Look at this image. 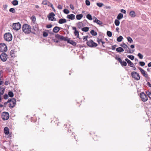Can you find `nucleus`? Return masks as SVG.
Here are the masks:
<instances>
[{"label":"nucleus","instance_id":"obj_1","mask_svg":"<svg viewBox=\"0 0 151 151\" xmlns=\"http://www.w3.org/2000/svg\"><path fill=\"white\" fill-rule=\"evenodd\" d=\"M23 32L26 34L29 33L31 31V26L27 24H24L22 27Z\"/></svg>","mask_w":151,"mask_h":151},{"label":"nucleus","instance_id":"obj_2","mask_svg":"<svg viewBox=\"0 0 151 151\" xmlns=\"http://www.w3.org/2000/svg\"><path fill=\"white\" fill-rule=\"evenodd\" d=\"M4 40L7 41H10L12 40V34L10 33H6L4 35Z\"/></svg>","mask_w":151,"mask_h":151},{"label":"nucleus","instance_id":"obj_3","mask_svg":"<svg viewBox=\"0 0 151 151\" xmlns=\"http://www.w3.org/2000/svg\"><path fill=\"white\" fill-rule=\"evenodd\" d=\"M131 75L132 78L138 81L140 79V77L139 75L136 72H132L131 73Z\"/></svg>","mask_w":151,"mask_h":151},{"label":"nucleus","instance_id":"obj_4","mask_svg":"<svg viewBox=\"0 0 151 151\" xmlns=\"http://www.w3.org/2000/svg\"><path fill=\"white\" fill-rule=\"evenodd\" d=\"M7 47L6 45L4 43H1L0 44V51L1 52H5L7 50Z\"/></svg>","mask_w":151,"mask_h":151},{"label":"nucleus","instance_id":"obj_5","mask_svg":"<svg viewBox=\"0 0 151 151\" xmlns=\"http://www.w3.org/2000/svg\"><path fill=\"white\" fill-rule=\"evenodd\" d=\"M86 43L89 47H96L97 46V44L92 40L88 41Z\"/></svg>","mask_w":151,"mask_h":151},{"label":"nucleus","instance_id":"obj_6","mask_svg":"<svg viewBox=\"0 0 151 151\" xmlns=\"http://www.w3.org/2000/svg\"><path fill=\"white\" fill-rule=\"evenodd\" d=\"M12 27L14 30H18L21 28V25L19 22L13 23L12 25Z\"/></svg>","mask_w":151,"mask_h":151},{"label":"nucleus","instance_id":"obj_7","mask_svg":"<svg viewBox=\"0 0 151 151\" xmlns=\"http://www.w3.org/2000/svg\"><path fill=\"white\" fill-rule=\"evenodd\" d=\"M1 118L3 120H7L9 118V114L8 112H3L1 115Z\"/></svg>","mask_w":151,"mask_h":151},{"label":"nucleus","instance_id":"obj_8","mask_svg":"<svg viewBox=\"0 0 151 151\" xmlns=\"http://www.w3.org/2000/svg\"><path fill=\"white\" fill-rule=\"evenodd\" d=\"M140 95L142 101L143 102L146 101L147 100L148 98L147 96L144 92L141 93Z\"/></svg>","mask_w":151,"mask_h":151},{"label":"nucleus","instance_id":"obj_9","mask_svg":"<svg viewBox=\"0 0 151 151\" xmlns=\"http://www.w3.org/2000/svg\"><path fill=\"white\" fill-rule=\"evenodd\" d=\"M115 59L117 60L121 63L122 66H126L127 65L126 62L124 61H122V60L119 57H115Z\"/></svg>","mask_w":151,"mask_h":151},{"label":"nucleus","instance_id":"obj_10","mask_svg":"<svg viewBox=\"0 0 151 151\" xmlns=\"http://www.w3.org/2000/svg\"><path fill=\"white\" fill-rule=\"evenodd\" d=\"M16 104V100L14 98H13L12 99V101L9 104V106L10 108H12L15 106Z\"/></svg>","mask_w":151,"mask_h":151},{"label":"nucleus","instance_id":"obj_11","mask_svg":"<svg viewBox=\"0 0 151 151\" xmlns=\"http://www.w3.org/2000/svg\"><path fill=\"white\" fill-rule=\"evenodd\" d=\"M125 60L127 62V63H128V65L132 67H134V64L132 63L130 60L129 59L126 58L125 59Z\"/></svg>","mask_w":151,"mask_h":151},{"label":"nucleus","instance_id":"obj_12","mask_svg":"<svg viewBox=\"0 0 151 151\" xmlns=\"http://www.w3.org/2000/svg\"><path fill=\"white\" fill-rule=\"evenodd\" d=\"M75 15L73 14L68 15L67 16V18L70 19L71 20H73L75 18Z\"/></svg>","mask_w":151,"mask_h":151},{"label":"nucleus","instance_id":"obj_13","mask_svg":"<svg viewBox=\"0 0 151 151\" xmlns=\"http://www.w3.org/2000/svg\"><path fill=\"white\" fill-rule=\"evenodd\" d=\"M139 69L141 73L143 74V76L145 77H147V74H146L145 73V72L144 70H143L142 68H139Z\"/></svg>","mask_w":151,"mask_h":151},{"label":"nucleus","instance_id":"obj_14","mask_svg":"<svg viewBox=\"0 0 151 151\" xmlns=\"http://www.w3.org/2000/svg\"><path fill=\"white\" fill-rule=\"evenodd\" d=\"M93 18H95V20L93 21V22H94L96 23L97 24L99 25H101L102 24V22L100 20H98L95 17H94Z\"/></svg>","mask_w":151,"mask_h":151},{"label":"nucleus","instance_id":"obj_15","mask_svg":"<svg viewBox=\"0 0 151 151\" xmlns=\"http://www.w3.org/2000/svg\"><path fill=\"white\" fill-rule=\"evenodd\" d=\"M60 27H55L53 29V31L55 33H57L60 30Z\"/></svg>","mask_w":151,"mask_h":151},{"label":"nucleus","instance_id":"obj_16","mask_svg":"<svg viewBox=\"0 0 151 151\" xmlns=\"http://www.w3.org/2000/svg\"><path fill=\"white\" fill-rule=\"evenodd\" d=\"M55 16V14L53 12H51L49 14V15L48 16V17L49 18V20H51V19H52Z\"/></svg>","mask_w":151,"mask_h":151},{"label":"nucleus","instance_id":"obj_17","mask_svg":"<svg viewBox=\"0 0 151 151\" xmlns=\"http://www.w3.org/2000/svg\"><path fill=\"white\" fill-rule=\"evenodd\" d=\"M67 22L66 20L65 19H60L58 21V23L60 24H62L66 23Z\"/></svg>","mask_w":151,"mask_h":151},{"label":"nucleus","instance_id":"obj_18","mask_svg":"<svg viewBox=\"0 0 151 151\" xmlns=\"http://www.w3.org/2000/svg\"><path fill=\"white\" fill-rule=\"evenodd\" d=\"M121 46L123 47L124 49H126L127 50V51L128 52L129 50V49L127 47V45L125 43H123L121 45Z\"/></svg>","mask_w":151,"mask_h":151},{"label":"nucleus","instance_id":"obj_19","mask_svg":"<svg viewBox=\"0 0 151 151\" xmlns=\"http://www.w3.org/2000/svg\"><path fill=\"white\" fill-rule=\"evenodd\" d=\"M68 43L72 44L73 46H75L76 45V42L72 40H70L69 39V40L68 41Z\"/></svg>","mask_w":151,"mask_h":151},{"label":"nucleus","instance_id":"obj_20","mask_svg":"<svg viewBox=\"0 0 151 151\" xmlns=\"http://www.w3.org/2000/svg\"><path fill=\"white\" fill-rule=\"evenodd\" d=\"M129 15L131 17H134L136 16L135 12L133 11H131L129 13Z\"/></svg>","mask_w":151,"mask_h":151},{"label":"nucleus","instance_id":"obj_21","mask_svg":"<svg viewBox=\"0 0 151 151\" xmlns=\"http://www.w3.org/2000/svg\"><path fill=\"white\" fill-rule=\"evenodd\" d=\"M4 133L6 134H9V129L8 127H5L4 128Z\"/></svg>","mask_w":151,"mask_h":151},{"label":"nucleus","instance_id":"obj_22","mask_svg":"<svg viewBox=\"0 0 151 151\" xmlns=\"http://www.w3.org/2000/svg\"><path fill=\"white\" fill-rule=\"evenodd\" d=\"M5 91V88H0V96L2 95Z\"/></svg>","mask_w":151,"mask_h":151},{"label":"nucleus","instance_id":"obj_23","mask_svg":"<svg viewBox=\"0 0 151 151\" xmlns=\"http://www.w3.org/2000/svg\"><path fill=\"white\" fill-rule=\"evenodd\" d=\"M123 17V14L121 13H120L117 16V18L118 19L120 20L122 19Z\"/></svg>","mask_w":151,"mask_h":151},{"label":"nucleus","instance_id":"obj_24","mask_svg":"<svg viewBox=\"0 0 151 151\" xmlns=\"http://www.w3.org/2000/svg\"><path fill=\"white\" fill-rule=\"evenodd\" d=\"M116 51L119 52H123L124 51V49L121 47H119L116 49Z\"/></svg>","mask_w":151,"mask_h":151},{"label":"nucleus","instance_id":"obj_25","mask_svg":"<svg viewBox=\"0 0 151 151\" xmlns=\"http://www.w3.org/2000/svg\"><path fill=\"white\" fill-rule=\"evenodd\" d=\"M83 17V15L82 14H78L76 16V18L78 20L81 19Z\"/></svg>","mask_w":151,"mask_h":151},{"label":"nucleus","instance_id":"obj_26","mask_svg":"<svg viewBox=\"0 0 151 151\" xmlns=\"http://www.w3.org/2000/svg\"><path fill=\"white\" fill-rule=\"evenodd\" d=\"M55 37L56 38L61 40H62L63 38V36L60 35L58 34L56 35H55Z\"/></svg>","mask_w":151,"mask_h":151},{"label":"nucleus","instance_id":"obj_27","mask_svg":"<svg viewBox=\"0 0 151 151\" xmlns=\"http://www.w3.org/2000/svg\"><path fill=\"white\" fill-rule=\"evenodd\" d=\"M83 24L82 23V22H79L77 24V26L80 29L82 27H83Z\"/></svg>","mask_w":151,"mask_h":151},{"label":"nucleus","instance_id":"obj_28","mask_svg":"<svg viewBox=\"0 0 151 151\" xmlns=\"http://www.w3.org/2000/svg\"><path fill=\"white\" fill-rule=\"evenodd\" d=\"M90 33L93 36H95L97 34V33L95 32L93 30H91L90 32Z\"/></svg>","mask_w":151,"mask_h":151},{"label":"nucleus","instance_id":"obj_29","mask_svg":"<svg viewBox=\"0 0 151 151\" xmlns=\"http://www.w3.org/2000/svg\"><path fill=\"white\" fill-rule=\"evenodd\" d=\"M12 4L16 6L18 4V1L17 0H14L12 1Z\"/></svg>","mask_w":151,"mask_h":151},{"label":"nucleus","instance_id":"obj_30","mask_svg":"<svg viewBox=\"0 0 151 151\" xmlns=\"http://www.w3.org/2000/svg\"><path fill=\"white\" fill-rule=\"evenodd\" d=\"M89 28L88 27H85L82 29V31L85 32H87L88 31Z\"/></svg>","mask_w":151,"mask_h":151},{"label":"nucleus","instance_id":"obj_31","mask_svg":"<svg viewBox=\"0 0 151 151\" xmlns=\"http://www.w3.org/2000/svg\"><path fill=\"white\" fill-rule=\"evenodd\" d=\"M114 23L115 24V25L116 26H118L120 24V22L117 19H116L114 22Z\"/></svg>","mask_w":151,"mask_h":151},{"label":"nucleus","instance_id":"obj_32","mask_svg":"<svg viewBox=\"0 0 151 151\" xmlns=\"http://www.w3.org/2000/svg\"><path fill=\"white\" fill-rule=\"evenodd\" d=\"M86 18L90 20H92V18L91 15L90 14H88L86 16Z\"/></svg>","mask_w":151,"mask_h":151},{"label":"nucleus","instance_id":"obj_33","mask_svg":"<svg viewBox=\"0 0 151 151\" xmlns=\"http://www.w3.org/2000/svg\"><path fill=\"white\" fill-rule=\"evenodd\" d=\"M123 39V37L121 36H120L117 38V40L118 42H120L122 41Z\"/></svg>","mask_w":151,"mask_h":151},{"label":"nucleus","instance_id":"obj_34","mask_svg":"<svg viewBox=\"0 0 151 151\" xmlns=\"http://www.w3.org/2000/svg\"><path fill=\"white\" fill-rule=\"evenodd\" d=\"M8 95L9 96L11 97H13L14 95L12 91H11L9 92Z\"/></svg>","mask_w":151,"mask_h":151},{"label":"nucleus","instance_id":"obj_35","mask_svg":"<svg viewBox=\"0 0 151 151\" xmlns=\"http://www.w3.org/2000/svg\"><path fill=\"white\" fill-rule=\"evenodd\" d=\"M127 39L128 42H129L130 43H131L133 42V41L132 39V38L130 37H128L127 38Z\"/></svg>","mask_w":151,"mask_h":151},{"label":"nucleus","instance_id":"obj_36","mask_svg":"<svg viewBox=\"0 0 151 151\" xmlns=\"http://www.w3.org/2000/svg\"><path fill=\"white\" fill-rule=\"evenodd\" d=\"M9 11L10 12L14 13L16 12L15 9L14 8H11L9 9Z\"/></svg>","mask_w":151,"mask_h":151},{"label":"nucleus","instance_id":"obj_37","mask_svg":"<svg viewBox=\"0 0 151 151\" xmlns=\"http://www.w3.org/2000/svg\"><path fill=\"white\" fill-rule=\"evenodd\" d=\"M63 12L65 14H68L70 12V11L67 9H65L63 10Z\"/></svg>","mask_w":151,"mask_h":151},{"label":"nucleus","instance_id":"obj_38","mask_svg":"<svg viewBox=\"0 0 151 151\" xmlns=\"http://www.w3.org/2000/svg\"><path fill=\"white\" fill-rule=\"evenodd\" d=\"M49 3H50L47 0L44 1H42V4L44 5H47Z\"/></svg>","mask_w":151,"mask_h":151},{"label":"nucleus","instance_id":"obj_39","mask_svg":"<svg viewBox=\"0 0 151 151\" xmlns=\"http://www.w3.org/2000/svg\"><path fill=\"white\" fill-rule=\"evenodd\" d=\"M7 56V55L4 53H2L0 55V57H6Z\"/></svg>","mask_w":151,"mask_h":151},{"label":"nucleus","instance_id":"obj_40","mask_svg":"<svg viewBox=\"0 0 151 151\" xmlns=\"http://www.w3.org/2000/svg\"><path fill=\"white\" fill-rule=\"evenodd\" d=\"M14 50H12L11 52H10V55L11 56V57H14L15 56L14 55Z\"/></svg>","mask_w":151,"mask_h":151},{"label":"nucleus","instance_id":"obj_41","mask_svg":"<svg viewBox=\"0 0 151 151\" xmlns=\"http://www.w3.org/2000/svg\"><path fill=\"white\" fill-rule=\"evenodd\" d=\"M146 94L148 97L150 98L151 99V92L149 91H147L146 92Z\"/></svg>","mask_w":151,"mask_h":151},{"label":"nucleus","instance_id":"obj_42","mask_svg":"<svg viewBox=\"0 0 151 151\" xmlns=\"http://www.w3.org/2000/svg\"><path fill=\"white\" fill-rule=\"evenodd\" d=\"M107 35L109 37H111L112 36V34L111 32L110 31H107Z\"/></svg>","mask_w":151,"mask_h":151},{"label":"nucleus","instance_id":"obj_43","mask_svg":"<svg viewBox=\"0 0 151 151\" xmlns=\"http://www.w3.org/2000/svg\"><path fill=\"white\" fill-rule=\"evenodd\" d=\"M74 33L76 36H77V37H79V33L78 31L76 30V31H75Z\"/></svg>","mask_w":151,"mask_h":151},{"label":"nucleus","instance_id":"obj_44","mask_svg":"<svg viewBox=\"0 0 151 151\" xmlns=\"http://www.w3.org/2000/svg\"><path fill=\"white\" fill-rule=\"evenodd\" d=\"M7 58V57H0V58L4 62L6 61Z\"/></svg>","mask_w":151,"mask_h":151},{"label":"nucleus","instance_id":"obj_45","mask_svg":"<svg viewBox=\"0 0 151 151\" xmlns=\"http://www.w3.org/2000/svg\"><path fill=\"white\" fill-rule=\"evenodd\" d=\"M43 36L45 37H46L48 35V34L47 32H43Z\"/></svg>","mask_w":151,"mask_h":151},{"label":"nucleus","instance_id":"obj_46","mask_svg":"<svg viewBox=\"0 0 151 151\" xmlns=\"http://www.w3.org/2000/svg\"><path fill=\"white\" fill-rule=\"evenodd\" d=\"M97 5L99 7H101L103 6L104 5V4L102 3H97Z\"/></svg>","mask_w":151,"mask_h":151},{"label":"nucleus","instance_id":"obj_47","mask_svg":"<svg viewBox=\"0 0 151 151\" xmlns=\"http://www.w3.org/2000/svg\"><path fill=\"white\" fill-rule=\"evenodd\" d=\"M62 40L64 41H67V42H68V41L69 40V39L67 37H64L63 36V38Z\"/></svg>","mask_w":151,"mask_h":151},{"label":"nucleus","instance_id":"obj_48","mask_svg":"<svg viewBox=\"0 0 151 151\" xmlns=\"http://www.w3.org/2000/svg\"><path fill=\"white\" fill-rule=\"evenodd\" d=\"M86 3L87 5L89 6L90 5V3L88 0H86Z\"/></svg>","mask_w":151,"mask_h":151},{"label":"nucleus","instance_id":"obj_49","mask_svg":"<svg viewBox=\"0 0 151 151\" xmlns=\"http://www.w3.org/2000/svg\"><path fill=\"white\" fill-rule=\"evenodd\" d=\"M50 5V6L52 8V9L53 11L55 12V9L54 7H53V5L51 3H49Z\"/></svg>","mask_w":151,"mask_h":151},{"label":"nucleus","instance_id":"obj_50","mask_svg":"<svg viewBox=\"0 0 151 151\" xmlns=\"http://www.w3.org/2000/svg\"><path fill=\"white\" fill-rule=\"evenodd\" d=\"M139 64L141 66H143L145 65V63L143 62H139Z\"/></svg>","mask_w":151,"mask_h":151},{"label":"nucleus","instance_id":"obj_51","mask_svg":"<svg viewBox=\"0 0 151 151\" xmlns=\"http://www.w3.org/2000/svg\"><path fill=\"white\" fill-rule=\"evenodd\" d=\"M8 96L6 94H5L4 96V99H6L8 98Z\"/></svg>","mask_w":151,"mask_h":151},{"label":"nucleus","instance_id":"obj_52","mask_svg":"<svg viewBox=\"0 0 151 151\" xmlns=\"http://www.w3.org/2000/svg\"><path fill=\"white\" fill-rule=\"evenodd\" d=\"M58 8L59 9H62V6L61 5H59L58 6Z\"/></svg>","mask_w":151,"mask_h":151},{"label":"nucleus","instance_id":"obj_53","mask_svg":"<svg viewBox=\"0 0 151 151\" xmlns=\"http://www.w3.org/2000/svg\"><path fill=\"white\" fill-rule=\"evenodd\" d=\"M87 38H88V36H85L84 37H83V39L84 40H85V41H87Z\"/></svg>","mask_w":151,"mask_h":151},{"label":"nucleus","instance_id":"obj_54","mask_svg":"<svg viewBox=\"0 0 151 151\" xmlns=\"http://www.w3.org/2000/svg\"><path fill=\"white\" fill-rule=\"evenodd\" d=\"M52 26V25L51 24H49L46 26V27L48 28H51Z\"/></svg>","mask_w":151,"mask_h":151},{"label":"nucleus","instance_id":"obj_55","mask_svg":"<svg viewBox=\"0 0 151 151\" xmlns=\"http://www.w3.org/2000/svg\"><path fill=\"white\" fill-rule=\"evenodd\" d=\"M70 8L72 9V10H74V6H73V5H72V4H70Z\"/></svg>","mask_w":151,"mask_h":151},{"label":"nucleus","instance_id":"obj_56","mask_svg":"<svg viewBox=\"0 0 151 151\" xmlns=\"http://www.w3.org/2000/svg\"><path fill=\"white\" fill-rule=\"evenodd\" d=\"M121 12L124 14H125L126 13V11L124 9H121Z\"/></svg>","mask_w":151,"mask_h":151},{"label":"nucleus","instance_id":"obj_57","mask_svg":"<svg viewBox=\"0 0 151 151\" xmlns=\"http://www.w3.org/2000/svg\"><path fill=\"white\" fill-rule=\"evenodd\" d=\"M9 83V81H6L5 82V84L6 85H8Z\"/></svg>","mask_w":151,"mask_h":151},{"label":"nucleus","instance_id":"obj_58","mask_svg":"<svg viewBox=\"0 0 151 151\" xmlns=\"http://www.w3.org/2000/svg\"><path fill=\"white\" fill-rule=\"evenodd\" d=\"M101 41H102V40L101 39H100V40L98 39V40H97V42H98V43L99 44L100 43V42H101Z\"/></svg>","mask_w":151,"mask_h":151},{"label":"nucleus","instance_id":"obj_59","mask_svg":"<svg viewBox=\"0 0 151 151\" xmlns=\"http://www.w3.org/2000/svg\"><path fill=\"white\" fill-rule=\"evenodd\" d=\"M32 19L33 21L35 20L36 19L35 17L34 16H32Z\"/></svg>","mask_w":151,"mask_h":151},{"label":"nucleus","instance_id":"obj_60","mask_svg":"<svg viewBox=\"0 0 151 151\" xmlns=\"http://www.w3.org/2000/svg\"><path fill=\"white\" fill-rule=\"evenodd\" d=\"M12 101V99H9L8 100V101H7V102L8 103H10L11 102V101Z\"/></svg>","mask_w":151,"mask_h":151},{"label":"nucleus","instance_id":"obj_61","mask_svg":"<svg viewBox=\"0 0 151 151\" xmlns=\"http://www.w3.org/2000/svg\"><path fill=\"white\" fill-rule=\"evenodd\" d=\"M7 6H8L7 5H4L3 6V7L4 9H6L7 7Z\"/></svg>","mask_w":151,"mask_h":151},{"label":"nucleus","instance_id":"obj_62","mask_svg":"<svg viewBox=\"0 0 151 151\" xmlns=\"http://www.w3.org/2000/svg\"><path fill=\"white\" fill-rule=\"evenodd\" d=\"M137 55L138 57H143V55L140 53H139Z\"/></svg>","mask_w":151,"mask_h":151},{"label":"nucleus","instance_id":"obj_63","mask_svg":"<svg viewBox=\"0 0 151 151\" xmlns=\"http://www.w3.org/2000/svg\"><path fill=\"white\" fill-rule=\"evenodd\" d=\"M147 84L150 87H151V84L149 82H147Z\"/></svg>","mask_w":151,"mask_h":151},{"label":"nucleus","instance_id":"obj_64","mask_svg":"<svg viewBox=\"0 0 151 151\" xmlns=\"http://www.w3.org/2000/svg\"><path fill=\"white\" fill-rule=\"evenodd\" d=\"M148 66L149 67H151V62L150 63H149L148 64Z\"/></svg>","mask_w":151,"mask_h":151}]
</instances>
